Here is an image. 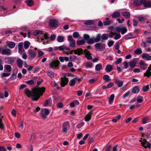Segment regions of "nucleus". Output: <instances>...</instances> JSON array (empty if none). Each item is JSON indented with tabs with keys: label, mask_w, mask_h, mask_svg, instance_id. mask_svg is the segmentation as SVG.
I'll return each mask as SVG.
<instances>
[{
	"label": "nucleus",
	"mask_w": 151,
	"mask_h": 151,
	"mask_svg": "<svg viewBox=\"0 0 151 151\" xmlns=\"http://www.w3.org/2000/svg\"><path fill=\"white\" fill-rule=\"evenodd\" d=\"M17 70L16 69H14L13 71V74L9 78V79L10 80H13L17 77Z\"/></svg>",
	"instance_id": "nucleus-14"
},
{
	"label": "nucleus",
	"mask_w": 151,
	"mask_h": 151,
	"mask_svg": "<svg viewBox=\"0 0 151 151\" xmlns=\"http://www.w3.org/2000/svg\"><path fill=\"white\" fill-rule=\"evenodd\" d=\"M68 81V78H66V77L61 78V82L60 83L61 86L62 87H64L65 85L67 84Z\"/></svg>",
	"instance_id": "nucleus-11"
},
{
	"label": "nucleus",
	"mask_w": 151,
	"mask_h": 151,
	"mask_svg": "<svg viewBox=\"0 0 151 151\" xmlns=\"http://www.w3.org/2000/svg\"><path fill=\"white\" fill-rule=\"evenodd\" d=\"M73 36L74 38H77L79 36V35L78 32H75L73 33Z\"/></svg>",
	"instance_id": "nucleus-58"
},
{
	"label": "nucleus",
	"mask_w": 151,
	"mask_h": 151,
	"mask_svg": "<svg viewBox=\"0 0 151 151\" xmlns=\"http://www.w3.org/2000/svg\"><path fill=\"white\" fill-rule=\"evenodd\" d=\"M30 43L29 42L27 41H25L24 42V48L26 49H27L30 45Z\"/></svg>",
	"instance_id": "nucleus-37"
},
{
	"label": "nucleus",
	"mask_w": 151,
	"mask_h": 151,
	"mask_svg": "<svg viewBox=\"0 0 151 151\" xmlns=\"http://www.w3.org/2000/svg\"><path fill=\"white\" fill-rule=\"evenodd\" d=\"M49 114V111L48 109H45L42 110L40 115L42 118L45 119L47 118V116Z\"/></svg>",
	"instance_id": "nucleus-2"
},
{
	"label": "nucleus",
	"mask_w": 151,
	"mask_h": 151,
	"mask_svg": "<svg viewBox=\"0 0 151 151\" xmlns=\"http://www.w3.org/2000/svg\"><path fill=\"white\" fill-rule=\"evenodd\" d=\"M114 41H113L111 40L109 41L108 43V45L109 47H110L113 45L114 43Z\"/></svg>",
	"instance_id": "nucleus-61"
},
{
	"label": "nucleus",
	"mask_w": 151,
	"mask_h": 151,
	"mask_svg": "<svg viewBox=\"0 0 151 151\" xmlns=\"http://www.w3.org/2000/svg\"><path fill=\"white\" fill-rule=\"evenodd\" d=\"M133 25L134 26H136L138 23V20L135 19H134L133 20Z\"/></svg>",
	"instance_id": "nucleus-64"
},
{
	"label": "nucleus",
	"mask_w": 151,
	"mask_h": 151,
	"mask_svg": "<svg viewBox=\"0 0 151 151\" xmlns=\"http://www.w3.org/2000/svg\"><path fill=\"white\" fill-rule=\"evenodd\" d=\"M15 43L13 42H9L7 44L8 47L11 49L14 48L15 46Z\"/></svg>",
	"instance_id": "nucleus-31"
},
{
	"label": "nucleus",
	"mask_w": 151,
	"mask_h": 151,
	"mask_svg": "<svg viewBox=\"0 0 151 151\" xmlns=\"http://www.w3.org/2000/svg\"><path fill=\"white\" fill-rule=\"evenodd\" d=\"M49 24L50 26L52 27L56 28L58 26V21L55 19L50 20Z\"/></svg>",
	"instance_id": "nucleus-8"
},
{
	"label": "nucleus",
	"mask_w": 151,
	"mask_h": 151,
	"mask_svg": "<svg viewBox=\"0 0 151 151\" xmlns=\"http://www.w3.org/2000/svg\"><path fill=\"white\" fill-rule=\"evenodd\" d=\"M102 68V66L100 64H97L95 66V69L96 70H99Z\"/></svg>",
	"instance_id": "nucleus-45"
},
{
	"label": "nucleus",
	"mask_w": 151,
	"mask_h": 151,
	"mask_svg": "<svg viewBox=\"0 0 151 151\" xmlns=\"http://www.w3.org/2000/svg\"><path fill=\"white\" fill-rule=\"evenodd\" d=\"M47 75L51 78H54V73L52 71L48 72Z\"/></svg>",
	"instance_id": "nucleus-54"
},
{
	"label": "nucleus",
	"mask_w": 151,
	"mask_h": 151,
	"mask_svg": "<svg viewBox=\"0 0 151 151\" xmlns=\"http://www.w3.org/2000/svg\"><path fill=\"white\" fill-rule=\"evenodd\" d=\"M145 1V0H135L134 4L136 6L140 5L142 3L144 4V2Z\"/></svg>",
	"instance_id": "nucleus-21"
},
{
	"label": "nucleus",
	"mask_w": 151,
	"mask_h": 151,
	"mask_svg": "<svg viewBox=\"0 0 151 151\" xmlns=\"http://www.w3.org/2000/svg\"><path fill=\"white\" fill-rule=\"evenodd\" d=\"M84 123L83 122L78 124L76 126L77 128L78 129L81 128L84 125Z\"/></svg>",
	"instance_id": "nucleus-55"
},
{
	"label": "nucleus",
	"mask_w": 151,
	"mask_h": 151,
	"mask_svg": "<svg viewBox=\"0 0 151 151\" xmlns=\"http://www.w3.org/2000/svg\"><path fill=\"white\" fill-rule=\"evenodd\" d=\"M122 14L126 18H129L130 17V14L128 12H122Z\"/></svg>",
	"instance_id": "nucleus-39"
},
{
	"label": "nucleus",
	"mask_w": 151,
	"mask_h": 151,
	"mask_svg": "<svg viewBox=\"0 0 151 151\" xmlns=\"http://www.w3.org/2000/svg\"><path fill=\"white\" fill-rule=\"evenodd\" d=\"M68 40L69 41V46L71 47H74L76 45V41L71 35L68 36Z\"/></svg>",
	"instance_id": "nucleus-6"
},
{
	"label": "nucleus",
	"mask_w": 151,
	"mask_h": 151,
	"mask_svg": "<svg viewBox=\"0 0 151 151\" xmlns=\"http://www.w3.org/2000/svg\"><path fill=\"white\" fill-rule=\"evenodd\" d=\"M139 64L141 69L142 70H145L148 66L145 63V62L142 60L140 61Z\"/></svg>",
	"instance_id": "nucleus-13"
},
{
	"label": "nucleus",
	"mask_w": 151,
	"mask_h": 151,
	"mask_svg": "<svg viewBox=\"0 0 151 151\" xmlns=\"http://www.w3.org/2000/svg\"><path fill=\"white\" fill-rule=\"evenodd\" d=\"M101 37L103 40H107L108 38V35L107 34H104L102 35Z\"/></svg>",
	"instance_id": "nucleus-46"
},
{
	"label": "nucleus",
	"mask_w": 151,
	"mask_h": 151,
	"mask_svg": "<svg viewBox=\"0 0 151 151\" xmlns=\"http://www.w3.org/2000/svg\"><path fill=\"white\" fill-rule=\"evenodd\" d=\"M95 46L97 50H101L105 48L104 44L100 43H98L95 44Z\"/></svg>",
	"instance_id": "nucleus-12"
},
{
	"label": "nucleus",
	"mask_w": 151,
	"mask_h": 151,
	"mask_svg": "<svg viewBox=\"0 0 151 151\" xmlns=\"http://www.w3.org/2000/svg\"><path fill=\"white\" fill-rule=\"evenodd\" d=\"M136 37L132 33H129L125 36V38L126 40H128L131 38H134Z\"/></svg>",
	"instance_id": "nucleus-20"
},
{
	"label": "nucleus",
	"mask_w": 151,
	"mask_h": 151,
	"mask_svg": "<svg viewBox=\"0 0 151 151\" xmlns=\"http://www.w3.org/2000/svg\"><path fill=\"white\" fill-rule=\"evenodd\" d=\"M94 21L92 20H89L86 21L85 23L84 24L86 25H92L93 24Z\"/></svg>",
	"instance_id": "nucleus-43"
},
{
	"label": "nucleus",
	"mask_w": 151,
	"mask_h": 151,
	"mask_svg": "<svg viewBox=\"0 0 151 151\" xmlns=\"http://www.w3.org/2000/svg\"><path fill=\"white\" fill-rule=\"evenodd\" d=\"M85 43V41L84 40L77 41V44L79 45H82L84 44Z\"/></svg>",
	"instance_id": "nucleus-48"
},
{
	"label": "nucleus",
	"mask_w": 151,
	"mask_h": 151,
	"mask_svg": "<svg viewBox=\"0 0 151 151\" xmlns=\"http://www.w3.org/2000/svg\"><path fill=\"white\" fill-rule=\"evenodd\" d=\"M4 70L9 72H10L12 70V67L11 65H6L4 66Z\"/></svg>",
	"instance_id": "nucleus-26"
},
{
	"label": "nucleus",
	"mask_w": 151,
	"mask_h": 151,
	"mask_svg": "<svg viewBox=\"0 0 151 151\" xmlns=\"http://www.w3.org/2000/svg\"><path fill=\"white\" fill-rule=\"evenodd\" d=\"M127 29L125 27L122 28V29L121 31V34L122 35H124L126 32H127Z\"/></svg>",
	"instance_id": "nucleus-53"
},
{
	"label": "nucleus",
	"mask_w": 151,
	"mask_h": 151,
	"mask_svg": "<svg viewBox=\"0 0 151 151\" xmlns=\"http://www.w3.org/2000/svg\"><path fill=\"white\" fill-rule=\"evenodd\" d=\"M95 42L94 41V37H93L89 40L87 41V42L89 44H91L94 43Z\"/></svg>",
	"instance_id": "nucleus-42"
},
{
	"label": "nucleus",
	"mask_w": 151,
	"mask_h": 151,
	"mask_svg": "<svg viewBox=\"0 0 151 151\" xmlns=\"http://www.w3.org/2000/svg\"><path fill=\"white\" fill-rule=\"evenodd\" d=\"M115 36L114 37L115 40H118L120 38L121 36L120 34L115 33Z\"/></svg>",
	"instance_id": "nucleus-57"
},
{
	"label": "nucleus",
	"mask_w": 151,
	"mask_h": 151,
	"mask_svg": "<svg viewBox=\"0 0 151 151\" xmlns=\"http://www.w3.org/2000/svg\"><path fill=\"white\" fill-rule=\"evenodd\" d=\"M28 53L30 57L32 59L34 58L36 55V52L34 50L30 49L29 50Z\"/></svg>",
	"instance_id": "nucleus-16"
},
{
	"label": "nucleus",
	"mask_w": 151,
	"mask_h": 151,
	"mask_svg": "<svg viewBox=\"0 0 151 151\" xmlns=\"http://www.w3.org/2000/svg\"><path fill=\"white\" fill-rule=\"evenodd\" d=\"M3 117V116H2L1 113H0V128L2 129L4 128V125L3 123L2 122V118Z\"/></svg>",
	"instance_id": "nucleus-40"
},
{
	"label": "nucleus",
	"mask_w": 151,
	"mask_h": 151,
	"mask_svg": "<svg viewBox=\"0 0 151 151\" xmlns=\"http://www.w3.org/2000/svg\"><path fill=\"white\" fill-rule=\"evenodd\" d=\"M77 79L78 78H75L71 80L69 82V85L70 86H73L75 85L76 82V81Z\"/></svg>",
	"instance_id": "nucleus-28"
},
{
	"label": "nucleus",
	"mask_w": 151,
	"mask_h": 151,
	"mask_svg": "<svg viewBox=\"0 0 151 151\" xmlns=\"http://www.w3.org/2000/svg\"><path fill=\"white\" fill-rule=\"evenodd\" d=\"M144 76L147 77H149L151 76V64L150 65L146 72L145 73Z\"/></svg>",
	"instance_id": "nucleus-18"
},
{
	"label": "nucleus",
	"mask_w": 151,
	"mask_h": 151,
	"mask_svg": "<svg viewBox=\"0 0 151 151\" xmlns=\"http://www.w3.org/2000/svg\"><path fill=\"white\" fill-rule=\"evenodd\" d=\"M10 75V73H2V77L1 78L9 76Z\"/></svg>",
	"instance_id": "nucleus-63"
},
{
	"label": "nucleus",
	"mask_w": 151,
	"mask_h": 151,
	"mask_svg": "<svg viewBox=\"0 0 151 151\" xmlns=\"http://www.w3.org/2000/svg\"><path fill=\"white\" fill-rule=\"evenodd\" d=\"M142 51L140 48H138L134 51V53L136 54H140L142 53Z\"/></svg>",
	"instance_id": "nucleus-47"
},
{
	"label": "nucleus",
	"mask_w": 151,
	"mask_h": 151,
	"mask_svg": "<svg viewBox=\"0 0 151 151\" xmlns=\"http://www.w3.org/2000/svg\"><path fill=\"white\" fill-rule=\"evenodd\" d=\"M60 64V62L58 60L52 61L50 63V67L51 68H57L58 67Z\"/></svg>",
	"instance_id": "nucleus-4"
},
{
	"label": "nucleus",
	"mask_w": 151,
	"mask_h": 151,
	"mask_svg": "<svg viewBox=\"0 0 151 151\" xmlns=\"http://www.w3.org/2000/svg\"><path fill=\"white\" fill-rule=\"evenodd\" d=\"M91 112H89L88 114L85 116V121H89L91 118Z\"/></svg>",
	"instance_id": "nucleus-32"
},
{
	"label": "nucleus",
	"mask_w": 151,
	"mask_h": 151,
	"mask_svg": "<svg viewBox=\"0 0 151 151\" xmlns=\"http://www.w3.org/2000/svg\"><path fill=\"white\" fill-rule=\"evenodd\" d=\"M1 53L3 55H9L12 54V51L10 49L6 48L2 49Z\"/></svg>",
	"instance_id": "nucleus-9"
},
{
	"label": "nucleus",
	"mask_w": 151,
	"mask_h": 151,
	"mask_svg": "<svg viewBox=\"0 0 151 151\" xmlns=\"http://www.w3.org/2000/svg\"><path fill=\"white\" fill-rule=\"evenodd\" d=\"M92 63L89 62H87L85 64V66L86 68H91L92 67Z\"/></svg>",
	"instance_id": "nucleus-44"
},
{
	"label": "nucleus",
	"mask_w": 151,
	"mask_h": 151,
	"mask_svg": "<svg viewBox=\"0 0 151 151\" xmlns=\"http://www.w3.org/2000/svg\"><path fill=\"white\" fill-rule=\"evenodd\" d=\"M73 51L75 54H77L79 55L83 54V52H84V51H83L82 49L80 48L73 50Z\"/></svg>",
	"instance_id": "nucleus-17"
},
{
	"label": "nucleus",
	"mask_w": 151,
	"mask_h": 151,
	"mask_svg": "<svg viewBox=\"0 0 151 151\" xmlns=\"http://www.w3.org/2000/svg\"><path fill=\"white\" fill-rule=\"evenodd\" d=\"M129 66L132 68L134 67L136 64V63L133 61L129 62Z\"/></svg>",
	"instance_id": "nucleus-51"
},
{
	"label": "nucleus",
	"mask_w": 151,
	"mask_h": 151,
	"mask_svg": "<svg viewBox=\"0 0 151 151\" xmlns=\"http://www.w3.org/2000/svg\"><path fill=\"white\" fill-rule=\"evenodd\" d=\"M17 63L19 68H21L22 67V65L23 63V61L22 60L19 58H18L17 60Z\"/></svg>",
	"instance_id": "nucleus-22"
},
{
	"label": "nucleus",
	"mask_w": 151,
	"mask_h": 151,
	"mask_svg": "<svg viewBox=\"0 0 151 151\" xmlns=\"http://www.w3.org/2000/svg\"><path fill=\"white\" fill-rule=\"evenodd\" d=\"M103 79L106 82H109L111 80V79L109 78V76L108 75H104L103 78Z\"/></svg>",
	"instance_id": "nucleus-41"
},
{
	"label": "nucleus",
	"mask_w": 151,
	"mask_h": 151,
	"mask_svg": "<svg viewBox=\"0 0 151 151\" xmlns=\"http://www.w3.org/2000/svg\"><path fill=\"white\" fill-rule=\"evenodd\" d=\"M120 13L118 12H115L111 14V16L113 18H116L120 17Z\"/></svg>",
	"instance_id": "nucleus-24"
},
{
	"label": "nucleus",
	"mask_w": 151,
	"mask_h": 151,
	"mask_svg": "<svg viewBox=\"0 0 151 151\" xmlns=\"http://www.w3.org/2000/svg\"><path fill=\"white\" fill-rule=\"evenodd\" d=\"M69 126L70 124L68 122L66 121L64 122L62 127L63 132H66L67 131L68 129L69 128Z\"/></svg>",
	"instance_id": "nucleus-7"
},
{
	"label": "nucleus",
	"mask_w": 151,
	"mask_h": 151,
	"mask_svg": "<svg viewBox=\"0 0 151 151\" xmlns=\"http://www.w3.org/2000/svg\"><path fill=\"white\" fill-rule=\"evenodd\" d=\"M41 35L43 36V38L40 37V35H38V39H41V40L42 41L44 39H47L49 37L48 36V34L47 33H44L43 32L38 30V35Z\"/></svg>",
	"instance_id": "nucleus-5"
},
{
	"label": "nucleus",
	"mask_w": 151,
	"mask_h": 151,
	"mask_svg": "<svg viewBox=\"0 0 151 151\" xmlns=\"http://www.w3.org/2000/svg\"><path fill=\"white\" fill-rule=\"evenodd\" d=\"M25 2L27 6H32L34 4L32 0H27Z\"/></svg>",
	"instance_id": "nucleus-35"
},
{
	"label": "nucleus",
	"mask_w": 151,
	"mask_h": 151,
	"mask_svg": "<svg viewBox=\"0 0 151 151\" xmlns=\"http://www.w3.org/2000/svg\"><path fill=\"white\" fill-rule=\"evenodd\" d=\"M139 91V88L138 86H136L133 87L132 89V92L133 93H138Z\"/></svg>",
	"instance_id": "nucleus-25"
},
{
	"label": "nucleus",
	"mask_w": 151,
	"mask_h": 151,
	"mask_svg": "<svg viewBox=\"0 0 151 151\" xmlns=\"http://www.w3.org/2000/svg\"><path fill=\"white\" fill-rule=\"evenodd\" d=\"M58 41L60 42H63L64 41V38L62 36H59L57 37Z\"/></svg>",
	"instance_id": "nucleus-38"
},
{
	"label": "nucleus",
	"mask_w": 151,
	"mask_h": 151,
	"mask_svg": "<svg viewBox=\"0 0 151 151\" xmlns=\"http://www.w3.org/2000/svg\"><path fill=\"white\" fill-rule=\"evenodd\" d=\"M142 58L147 60H151V56H150L149 54H146L145 53L142 54Z\"/></svg>",
	"instance_id": "nucleus-23"
},
{
	"label": "nucleus",
	"mask_w": 151,
	"mask_h": 151,
	"mask_svg": "<svg viewBox=\"0 0 151 151\" xmlns=\"http://www.w3.org/2000/svg\"><path fill=\"white\" fill-rule=\"evenodd\" d=\"M97 81L96 78H92L89 80V82L91 83H93Z\"/></svg>",
	"instance_id": "nucleus-60"
},
{
	"label": "nucleus",
	"mask_w": 151,
	"mask_h": 151,
	"mask_svg": "<svg viewBox=\"0 0 151 151\" xmlns=\"http://www.w3.org/2000/svg\"><path fill=\"white\" fill-rule=\"evenodd\" d=\"M139 142H141L142 146L145 148H151V144L145 139H143V140H139Z\"/></svg>",
	"instance_id": "nucleus-3"
},
{
	"label": "nucleus",
	"mask_w": 151,
	"mask_h": 151,
	"mask_svg": "<svg viewBox=\"0 0 151 151\" xmlns=\"http://www.w3.org/2000/svg\"><path fill=\"white\" fill-rule=\"evenodd\" d=\"M23 43L22 42H20L18 44V52H20L22 50V47Z\"/></svg>",
	"instance_id": "nucleus-49"
},
{
	"label": "nucleus",
	"mask_w": 151,
	"mask_h": 151,
	"mask_svg": "<svg viewBox=\"0 0 151 151\" xmlns=\"http://www.w3.org/2000/svg\"><path fill=\"white\" fill-rule=\"evenodd\" d=\"M122 61V58H118L116 61H114V63L116 64H119L121 63Z\"/></svg>",
	"instance_id": "nucleus-59"
},
{
	"label": "nucleus",
	"mask_w": 151,
	"mask_h": 151,
	"mask_svg": "<svg viewBox=\"0 0 151 151\" xmlns=\"http://www.w3.org/2000/svg\"><path fill=\"white\" fill-rule=\"evenodd\" d=\"M114 98V94H112L111 95L109 99V104H111L113 102Z\"/></svg>",
	"instance_id": "nucleus-34"
},
{
	"label": "nucleus",
	"mask_w": 151,
	"mask_h": 151,
	"mask_svg": "<svg viewBox=\"0 0 151 151\" xmlns=\"http://www.w3.org/2000/svg\"><path fill=\"white\" fill-rule=\"evenodd\" d=\"M113 65L108 64L105 68V70L107 72L109 73L113 69Z\"/></svg>",
	"instance_id": "nucleus-19"
},
{
	"label": "nucleus",
	"mask_w": 151,
	"mask_h": 151,
	"mask_svg": "<svg viewBox=\"0 0 151 151\" xmlns=\"http://www.w3.org/2000/svg\"><path fill=\"white\" fill-rule=\"evenodd\" d=\"M149 119L148 117H145L142 119V122L143 124H145L147 123V121Z\"/></svg>",
	"instance_id": "nucleus-50"
},
{
	"label": "nucleus",
	"mask_w": 151,
	"mask_h": 151,
	"mask_svg": "<svg viewBox=\"0 0 151 151\" xmlns=\"http://www.w3.org/2000/svg\"><path fill=\"white\" fill-rule=\"evenodd\" d=\"M115 83L117 84L118 87H121L123 84V82L122 81H120L118 79H116L115 80Z\"/></svg>",
	"instance_id": "nucleus-30"
},
{
	"label": "nucleus",
	"mask_w": 151,
	"mask_h": 151,
	"mask_svg": "<svg viewBox=\"0 0 151 151\" xmlns=\"http://www.w3.org/2000/svg\"><path fill=\"white\" fill-rule=\"evenodd\" d=\"M34 83V81L32 80H30L26 81V83L29 85H33Z\"/></svg>",
	"instance_id": "nucleus-62"
},
{
	"label": "nucleus",
	"mask_w": 151,
	"mask_h": 151,
	"mask_svg": "<svg viewBox=\"0 0 151 151\" xmlns=\"http://www.w3.org/2000/svg\"><path fill=\"white\" fill-rule=\"evenodd\" d=\"M24 93L28 97H31L32 100H38V88L35 87L32 89L31 91L28 88H26L24 90Z\"/></svg>",
	"instance_id": "nucleus-1"
},
{
	"label": "nucleus",
	"mask_w": 151,
	"mask_h": 151,
	"mask_svg": "<svg viewBox=\"0 0 151 151\" xmlns=\"http://www.w3.org/2000/svg\"><path fill=\"white\" fill-rule=\"evenodd\" d=\"M45 88L44 86L38 87V99L42 96L45 92Z\"/></svg>",
	"instance_id": "nucleus-10"
},
{
	"label": "nucleus",
	"mask_w": 151,
	"mask_h": 151,
	"mask_svg": "<svg viewBox=\"0 0 151 151\" xmlns=\"http://www.w3.org/2000/svg\"><path fill=\"white\" fill-rule=\"evenodd\" d=\"M149 88V87L148 86V85L147 86H144L143 87L142 89L144 92H146L148 91Z\"/></svg>",
	"instance_id": "nucleus-52"
},
{
	"label": "nucleus",
	"mask_w": 151,
	"mask_h": 151,
	"mask_svg": "<svg viewBox=\"0 0 151 151\" xmlns=\"http://www.w3.org/2000/svg\"><path fill=\"white\" fill-rule=\"evenodd\" d=\"M101 36L100 34H98L95 37H94V41L97 42L100 41L101 40Z\"/></svg>",
	"instance_id": "nucleus-29"
},
{
	"label": "nucleus",
	"mask_w": 151,
	"mask_h": 151,
	"mask_svg": "<svg viewBox=\"0 0 151 151\" xmlns=\"http://www.w3.org/2000/svg\"><path fill=\"white\" fill-rule=\"evenodd\" d=\"M5 61L6 63L10 64L12 62L11 59L9 58H6L5 59Z\"/></svg>",
	"instance_id": "nucleus-56"
},
{
	"label": "nucleus",
	"mask_w": 151,
	"mask_h": 151,
	"mask_svg": "<svg viewBox=\"0 0 151 151\" xmlns=\"http://www.w3.org/2000/svg\"><path fill=\"white\" fill-rule=\"evenodd\" d=\"M51 104L52 99L51 98H50L45 101L44 103V105L45 106H50L51 105Z\"/></svg>",
	"instance_id": "nucleus-27"
},
{
	"label": "nucleus",
	"mask_w": 151,
	"mask_h": 151,
	"mask_svg": "<svg viewBox=\"0 0 151 151\" xmlns=\"http://www.w3.org/2000/svg\"><path fill=\"white\" fill-rule=\"evenodd\" d=\"M64 47H65V46L62 45L59 47H54V49L55 50H59L60 51H63L64 50Z\"/></svg>",
	"instance_id": "nucleus-36"
},
{
	"label": "nucleus",
	"mask_w": 151,
	"mask_h": 151,
	"mask_svg": "<svg viewBox=\"0 0 151 151\" xmlns=\"http://www.w3.org/2000/svg\"><path fill=\"white\" fill-rule=\"evenodd\" d=\"M143 5L145 7H151V2L150 1H146V0L144 2Z\"/></svg>",
	"instance_id": "nucleus-33"
},
{
	"label": "nucleus",
	"mask_w": 151,
	"mask_h": 151,
	"mask_svg": "<svg viewBox=\"0 0 151 151\" xmlns=\"http://www.w3.org/2000/svg\"><path fill=\"white\" fill-rule=\"evenodd\" d=\"M84 53L85 54V57L88 60H91L92 59V57L90 52L87 51V50L86 49L84 50Z\"/></svg>",
	"instance_id": "nucleus-15"
}]
</instances>
